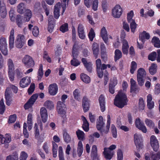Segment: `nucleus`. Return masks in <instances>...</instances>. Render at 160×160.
Here are the masks:
<instances>
[{"instance_id": "obj_28", "label": "nucleus", "mask_w": 160, "mask_h": 160, "mask_svg": "<svg viewBox=\"0 0 160 160\" xmlns=\"http://www.w3.org/2000/svg\"><path fill=\"white\" fill-rule=\"evenodd\" d=\"M18 12L22 14L25 12L27 9H26L25 4L23 2L20 3L17 6Z\"/></svg>"}, {"instance_id": "obj_60", "label": "nucleus", "mask_w": 160, "mask_h": 160, "mask_svg": "<svg viewBox=\"0 0 160 160\" xmlns=\"http://www.w3.org/2000/svg\"><path fill=\"white\" fill-rule=\"evenodd\" d=\"M150 156L152 160H159L160 159V152H158L156 154H152Z\"/></svg>"}, {"instance_id": "obj_32", "label": "nucleus", "mask_w": 160, "mask_h": 160, "mask_svg": "<svg viewBox=\"0 0 160 160\" xmlns=\"http://www.w3.org/2000/svg\"><path fill=\"white\" fill-rule=\"evenodd\" d=\"M157 65L156 64L152 63L149 68V72L152 75H154L157 72Z\"/></svg>"}, {"instance_id": "obj_2", "label": "nucleus", "mask_w": 160, "mask_h": 160, "mask_svg": "<svg viewBox=\"0 0 160 160\" xmlns=\"http://www.w3.org/2000/svg\"><path fill=\"white\" fill-rule=\"evenodd\" d=\"M128 100L125 93L121 92L118 93L114 99V105L121 108L127 104Z\"/></svg>"}, {"instance_id": "obj_9", "label": "nucleus", "mask_w": 160, "mask_h": 160, "mask_svg": "<svg viewBox=\"0 0 160 160\" xmlns=\"http://www.w3.org/2000/svg\"><path fill=\"white\" fill-rule=\"evenodd\" d=\"M122 10L120 6L116 5L112 10V15L115 18H119L122 13Z\"/></svg>"}, {"instance_id": "obj_51", "label": "nucleus", "mask_w": 160, "mask_h": 160, "mask_svg": "<svg viewBox=\"0 0 160 160\" xmlns=\"http://www.w3.org/2000/svg\"><path fill=\"white\" fill-rule=\"evenodd\" d=\"M139 109L140 110H143L145 107V104L143 99L140 98L139 99Z\"/></svg>"}, {"instance_id": "obj_17", "label": "nucleus", "mask_w": 160, "mask_h": 160, "mask_svg": "<svg viewBox=\"0 0 160 160\" xmlns=\"http://www.w3.org/2000/svg\"><path fill=\"white\" fill-rule=\"evenodd\" d=\"M100 35L104 42L107 45L108 44V36L107 30L105 27H103L101 29Z\"/></svg>"}, {"instance_id": "obj_8", "label": "nucleus", "mask_w": 160, "mask_h": 160, "mask_svg": "<svg viewBox=\"0 0 160 160\" xmlns=\"http://www.w3.org/2000/svg\"><path fill=\"white\" fill-rule=\"evenodd\" d=\"M22 62L25 66L28 68L33 67L34 65V62L32 58L30 56L26 55L23 58Z\"/></svg>"}, {"instance_id": "obj_57", "label": "nucleus", "mask_w": 160, "mask_h": 160, "mask_svg": "<svg viewBox=\"0 0 160 160\" xmlns=\"http://www.w3.org/2000/svg\"><path fill=\"white\" fill-rule=\"evenodd\" d=\"M32 33L34 37H37L39 34V29L37 26H35L33 28Z\"/></svg>"}, {"instance_id": "obj_55", "label": "nucleus", "mask_w": 160, "mask_h": 160, "mask_svg": "<svg viewBox=\"0 0 160 160\" xmlns=\"http://www.w3.org/2000/svg\"><path fill=\"white\" fill-rule=\"evenodd\" d=\"M60 30L64 33L68 30V25L67 23H65L62 25L60 27Z\"/></svg>"}, {"instance_id": "obj_31", "label": "nucleus", "mask_w": 160, "mask_h": 160, "mask_svg": "<svg viewBox=\"0 0 160 160\" xmlns=\"http://www.w3.org/2000/svg\"><path fill=\"white\" fill-rule=\"evenodd\" d=\"M91 154L92 156V160L99 158L97 155V149L96 145H93L92 148Z\"/></svg>"}, {"instance_id": "obj_54", "label": "nucleus", "mask_w": 160, "mask_h": 160, "mask_svg": "<svg viewBox=\"0 0 160 160\" xmlns=\"http://www.w3.org/2000/svg\"><path fill=\"white\" fill-rule=\"evenodd\" d=\"M5 110V106L3 100L2 98L0 101V113L1 114H3Z\"/></svg>"}, {"instance_id": "obj_59", "label": "nucleus", "mask_w": 160, "mask_h": 160, "mask_svg": "<svg viewBox=\"0 0 160 160\" xmlns=\"http://www.w3.org/2000/svg\"><path fill=\"white\" fill-rule=\"evenodd\" d=\"M17 24L19 27H21L22 24V21L21 16L20 15H18L17 16L16 18Z\"/></svg>"}, {"instance_id": "obj_20", "label": "nucleus", "mask_w": 160, "mask_h": 160, "mask_svg": "<svg viewBox=\"0 0 160 160\" xmlns=\"http://www.w3.org/2000/svg\"><path fill=\"white\" fill-rule=\"evenodd\" d=\"M81 61L87 70L89 72H91L92 68V62H88L87 61V59L85 58H82L81 59Z\"/></svg>"}, {"instance_id": "obj_63", "label": "nucleus", "mask_w": 160, "mask_h": 160, "mask_svg": "<svg viewBox=\"0 0 160 160\" xmlns=\"http://www.w3.org/2000/svg\"><path fill=\"white\" fill-rule=\"evenodd\" d=\"M43 58L44 60H46L48 62H51L50 58L48 56V53L46 51H44L43 54Z\"/></svg>"}, {"instance_id": "obj_21", "label": "nucleus", "mask_w": 160, "mask_h": 160, "mask_svg": "<svg viewBox=\"0 0 160 160\" xmlns=\"http://www.w3.org/2000/svg\"><path fill=\"white\" fill-rule=\"evenodd\" d=\"M11 92L10 88H7L5 92V96L6 100V103L8 106L10 105V102L12 101L11 99Z\"/></svg>"}, {"instance_id": "obj_25", "label": "nucleus", "mask_w": 160, "mask_h": 160, "mask_svg": "<svg viewBox=\"0 0 160 160\" xmlns=\"http://www.w3.org/2000/svg\"><path fill=\"white\" fill-rule=\"evenodd\" d=\"M82 119L83 122L82 128L85 132H88L89 130V123L86 118L84 116H82Z\"/></svg>"}, {"instance_id": "obj_4", "label": "nucleus", "mask_w": 160, "mask_h": 160, "mask_svg": "<svg viewBox=\"0 0 160 160\" xmlns=\"http://www.w3.org/2000/svg\"><path fill=\"white\" fill-rule=\"evenodd\" d=\"M146 76V72L144 69L140 68L138 70L137 77L138 84L139 86H142L143 85L145 82L144 78Z\"/></svg>"}, {"instance_id": "obj_34", "label": "nucleus", "mask_w": 160, "mask_h": 160, "mask_svg": "<svg viewBox=\"0 0 160 160\" xmlns=\"http://www.w3.org/2000/svg\"><path fill=\"white\" fill-rule=\"evenodd\" d=\"M80 78L82 80L86 83H89L90 82V78L85 74L81 73L80 75Z\"/></svg>"}, {"instance_id": "obj_48", "label": "nucleus", "mask_w": 160, "mask_h": 160, "mask_svg": "<svg viewBox=\"0 0 160 160\" xmlns=\"http://www.w3.org/2000/svg\"><path fill=\"white\" fill-rule=\"evenodd\" d=\"M130 26L131 31L134 33L138 25L136 24L135 20H133L132 22H130Z\"/></svg>"}, {"instance_id": "obj_27", "label": "nucleus", "mask_w": 160, "mask_h": 160, "mask_svg": "<svg viewBox=\"0 0 160 160\" xmlns=\"http://www.w3.org/2000/svg\"><path fill=\"white\" fill-rule=\"evenodd\" d=\"M106 148H104V151L103 152L104 157L107 160H110L113 156V153L111 152L108 151Z\"/></svg>"}, {"instance_id": "obj_50", "label": "nucleus", "mask_w": 160, "mask_h": 160, "mask_svg": "<svg viewBox=\"0 0 160 160\" xmlns=\"http://www.w3.org/2000/svg\"><path fill=\"white\" fill-rule=\"evenodd\" d=\"M35 131V138L37 139L38 140H39L40 138V135H39V129H38V127L37 123H36L35 124V126L34 127Z\"/></svg>"}, {"instance_id": "obj_24", "label": "nucleus", "mask_w": 160, "mask_h": 160, "mask_svg": "<svg viewBox=\"0 0 160 160\" xmlns=\"http://www.w3.org/2000/svg\"><path fill=\"white\" fill-rule=\"evenodd\" d=\"M93 54L96 59L98 57L99 53V48L98 45L96 42H94L92 45Z\"/></svg>"}, {"instance_id": "obj_58", "label": "nucleus", "mask_w": 160, "mask_h": 160, "mask_svg": "<svg viewBox=\"0 0 160 160\" xmlns=\"http://www.w3.org/2000/svg\"><path fill=\"white\" fill-rule=\"evenodd\" d=\"M117 160H122L123 158V153L121 149H119L117 152Z\"/></svg>"}, {"instance_id": "obj_11", "label": "nucleus", "mask_w": 160, "mask_h": 160, "mask_svg": "<svg viewBox=\"0 0 160 160\" xmlns=\"http://www.w3.org/2000/svg\"><path fill=\"white\" fill-rule=\"evenodd\" d=\"M38 97V95L37 94L33 95L28 100V102L25 104L24 105L25 109H27L31 108L34 104Z\"/></svg>"}, {"instance_id": "obj_46", "label": "nucleus", "mask_w": 160, "mask_h": 160, "mask_svg": "<svg viewBox=\"0 0 160 160\" xmlns=\"http://www.w3.org/2000/svg\"><path fill=\"white\" fill-rule=\"evenodd\" d=\"M42 6L44 10V12L46 14L47 16H48L49 13V9L48 8V7L46 4L45 2L43 1L42 2Z\"/></svg>"}, {"instance_id": "obj_22", "label": "nucleus", "mask_w": 160, "mask_h": 160, "mask_svg": "<svg viewBox=\"0 0 160 160\" xmlns=\"http://www.w3.org/2000/svg\"><path fill=\"white\" fill-rule=\"evenodd\" d=\"M61 7L60 2L57 3L54 6L53 14L54 17L56 19L58 18L60 16V9Z\"/></svg>"}, {"instance_id": "obj_52", "label": "nucleus", "mask_w": 160, "mask_h": 160, "mask_svg": "<svg viewBox=\"0 0 160 160\" xmlns=\"http://www.w3.org/2000/svg\"><path fill=\"white\" fill-rule=\"evenodd\" d=\"M101 6L104 12H106L108 9V3L106 0H102Z\"/></svg>"}, {"instance_id": "obj_10", "label": "nucleus", "mask_w": 160, "mask_h": 160, "mask_svg": "<svg viewBox=\"0 0 160 160\" xmlns=\"http://www.w3.org/2000/svg\"><path fill=\"white\" fill-rule=\"evenodd\" d=\"M150 142L153 150L155 152L157 151L159 148V144L156 136L153 135L151 136Z\"/></svg>"}, {"instance_id": "obj_18", "label": "nucleus", "mask_w": 160, "mask_h": 160, "mask_svg": "<svg viewBox=\"0 0 160 160\" xmlns=\"http://www.w3.org/2000/svg\"><path fill=\"white\" fill-rule=\"evenodd\" d=\"M58 87L56 83L50 84L48 88L49 92L51 95H55L57 93Z\"/></svg>"}, {"instance_id": "obj_6", "label": "nucleus", "mask_w": 160, "mask_h": 160, "mask_svg": "<svg viewBox=\"0 0 160 160\" xmlns=\"http://www.w3.org/2000/svg\"><path fill=\"white\" fill-rule=\"evenodd\" d=\"M64 102L58 101L57 103V110L59 114L62 115V117L66 118V111L65 110L66 105Z\"/></svg>"}, {"instance_id": "obj_33", "label": "nucleus", "mask_w": 160, "mask_h": 160, "mask_svg": "<svg viewBox=\"0 0 160 160\" xmlns=\"http://www.w3.org/2000/svg\"><path fill=\"white\" fill-rule=\"evenodd\" d=\"M114 60L116 62L122 57L121 51L119 49H117L115 51Z\"/></svg>"}, {"instance_id": "obj_45", "label": "nucleus", "mask_w": 160, "mask_h": 160, "mask_svg": "<svg viewBox=\"0 0 160 160\" xmlns=\"http://www.w3.org/2000/svg\"><path fill=\"white\" fill-rule=\"evenodd\" d=\"M18 154L16 152L13 153L12 155L7 156L6 160H18Z\"/></svg>"}, {"instance_id": "obj_7", "label": "nucleus", "mask_w": 160, "mask_h": 160, "mask_svg": "<svg viewBox=\"0 0 160 160\" xmlns=\"http://www.w3.org/2000/svg\"><path fill=\"white\" fill-rule=\"evenodd\" d=\"M148 59L152 61L156 60L158 62H160V49L157 50V52L153 51L150 53L148 55Z\"/></svg>"}, {"instance_id": "obj_30", "label": "nucleus", "mask_w": 160, "mask_h": 160, "mask_svg": "<svg viewBox=\"0 0 160 160\" xmlns=\"http://www.w3.org/2000/svg\"><path fill=\"white\" fill-rule=\"evenodd\" d=\"M83 151V148L81 141H79L77 147V154L79 157H80L82 155Z\"/></svg>"}, {"instance_id": "obj_49", "label": "nucleus", "mask_w": 160, "mask_h": 160, "mask_svg": "<svg viewBox=\"0 0 160 160\" xmlns=\"http://www.w3.org/2000/svg\"><path fill=\"white\" fill-rule=\"evenodd\" d=\"M111 131L112 136L114 138H116L117 137V130L115 126L112 124L111 127Z\"/></svg>"}, {"instance_id": "obj_62", "label": "nucleus", "mask_w": 160, "mask_h": 160, "mask_svg": "<svg viewBox=\"0 0 160 160\" xmlns=\"http://www.w3.org/2000/svg\"><path fill=\"white\" fill-rule=\"evenodd\" d=\"M72 40L74 42H76V30L74 27L73 26L72 28Z\"/></svg>"}, {"instance_id": "obj_15", "label": "nucleus", "mask_w": 160, "mask_h": 160, "mask_svg": "<svg viewBox=\"0 0 160 160\" xmlns=\"http://www.w3.org/2000/svg\"><path fill=\"white\" fill-rule=\"evenodd\" d=\"M90 101L87 96H84L83 97L82 99V105L84 112H86L89 110Z\"/></svg>"}, {"instance_id": "obj_36", "label": "nucleus", "mask_w": 160, "mask_h": 160, "mask_svg": "<svg viewBox=\"0 0 160 160\" xmlns=\"http://www.w3.org/2000/svg\"><path fill=\"white\" fill-rule=\"evenodd\" d=\"M80 90L78 88L76 89L73 92L74 98L76 100L79 101L80 97Z\"/></svg>"}, {"instance_id": "obj_64", "label": "nucleus", "mask_w": 160, "mask_h": 160, "mask_svg": "<svg viewBox=\"0 0 160 160\" xmlns=\"http://www.w3.org/2000/svg\"><path fill=\"white\" fill-rule=\"evenodd\" d=\"M98 0H94L93 2L92 9L94 11L97 10L98 7Z\"/></svg>"}, {"instance_id": "obj_37", "label": "nucleus", "mask_w": 160, "mask_h": 160, "mask_svg": "<svg viewBox=\"0 0 160 160\" xmlns=\"http://www.w3.org/2000/svg\"><path fill=\"white\" fill-rule=\"evenodd\" d=\"M145 122L146 125L150 128H153L155 127V123L152 120L146 118L145 120Z\"/></svg>"}, {"instance_id": "obj_3", "label": "nucleus", "mask_w": 160, "mask_h": 160, "mask_svg": "<svg viewBox=\"0 0 160 160\" xmlns=\"http://www.w3.org/2000/svg\"><path fill=\"white\" fill-rule=\"evenodd\" d=\"M43 106L45 107L41 108V118L42 122L45 123L47 121L48 117L47 111L46 108L49 110L53 109L54 104L52 101L47 100L44 102Z\"/></svg>"}, {"instance_id": "obj_29", "label": "nucleus", "mask_w": 160, "mask_h": 160, "mask_svg": "<svg viewBox=\"0 0 160 160\" xmlns=\"http://www.w3.org/2000/svg\"><path fill=\"white\" fill-rule=\"evenodd\" d=\"M78 55H72V59L70 63L72 65L77 67L81 63L77 59Z\"/></svg>"}, {"instance_id": "obj_35", "label": "nucleus", "mask_w": 160, "mask_h": 160, "mask_svg": "<svg viewBox=\"0 0 160 160\" xmlns=\"http://www.w3.org/2000/svg\"><path fill=\"white\" fill-rule=\"evenodd\" d=\"M152 42L153 44L155 47L160 48V40L159 38L156 37H153L152 39Z\"/></svg>"}, {"instance_id": "obj_19", "label": "nucleus", "mask_w": 160, "mask_h": 160, "mask_svg": "<svg viewBox=\"0 0 160 160\" xmlns=\"http://www.w3.org/2000/svg\"><path fill=\"white\" fill-rule=\"evenodd\" d=\"M98 102L100 105L101 110L102 112H104L105 110V101L104 95L101 94L98 98Z\"/></svg>"}, {"instance_id": "obj_43", "label": "nucleus", "mask_w": 160, "mask_h": 160, "mask_svg": "<svg viewBox=\"0 0 160 160\" xmlns=\"http://www.w3.org/2000/svg\"><path fill=\"white\" fill-rule=\"evenodd\" d=\"M137 63L135 61H132L131 62L130 70L131 74H133L134 73L135 71L137 69Z\"/></svg>"}, {"instance_id": "obj_42", "label": "nucleus", "mask_w": 160, "mask_h": 160, "mask_svg": "<svg viewBox=\"0 0 160 160\" xmlns=\"http://www.w3.org/2000/svg\"><path fill=\"white\" fill-rule=\"evenodd\" d=\"M76 134L79 140H83L84 137V133L83 131L78 129L76 131Z\"/></svg>"}, {"instance_id": "obj_14", "label": "nucleus", "mask_w": 160, "mask_h": 160, "mask_svg": "<svg viewBox=\"0 0 160 160\" xmlns=\"http://www.w3.org/2000/svg\"><path fill=\"white\" fill-rule=\"evenodd\" d=\"M135 125L136 127L139 130H141L143 132L146 133L147 132V129L144 125L143 122H141L139 118H137L135 121Z\"/></svg>"}, {"instance_id": "obj_5", "label": "nucleus", "mask_w": 160, "mask_h": 160, "mask_svg": "<svg viewBox=\"0 0 160 160\" xmlns=\"http://www.w3.org/2000/svg\"><path fill=\"white\" fill-rule=\"evenodd\" d=\"M134 138L135 144L137 150L139 151L143 146L142 138L141 136L138 135L137 133H135L134 136Z\"/></svg>"}, {"instance_id": "obj_44", "label": "nucleus", "mask_w": 160, "mask_h": 160, "mask_svg": "<svg viewBox=\"0 0 160 160\" xmlns=\"http://www.w3.org/2000/svg\"><path fill=\"white\" fill-rule=\"evenodd\" d=\"M88 37L90 41L92 42L95 37V34L92 28H91L88 34Z\"/></svg>"}, {"instance_id": "obj_13", "label": "nucleus", "mask_w": 160, "mask_h": 160, "mask_svg": "<svg viewBox=\"0 0 160 160\" xmlns=\"http://www.w3.org/2000/svg\"><path fill=\"white\" fill-rule=\"evenodd\" d=\"M24 37L23 35H18L15 42V45L18 48H21L24 44Z\"/></svg>"}, {"instance_id": "obj_38", "label": "nucleus", "mask_w": 160, "mask_h": 160, "mask_svg": "<svg viewBox=\"0 0 160 160\" xmlns=\"http://www.w3.org/2000/svg\"><path fill=\"white\" fill-rule=\"evenodd\" d=\"M100 68L101 69V70H99V71H97V72L98 77L99 78H101L102 77L103 75V72L102 70H105L107 68V66L105 64H102L101 65V67Z\"/></svg>"}, {"instance_id": "obj_16", "label": "nucleus", "mask_w": 160, "mask_h": 160, "mask_svg": "<svg viewBox=\"0 0 160 160\" xmlns=\"http://www.w3.org/2000/svg\"><path fill=\"white\" fill-rule=\"evenodd\" d=\"M55 25V20L52 16H50L48 18V32L52 33L53 30Z\"/></svg>"}, {"instance_id": "obj_40", "label": "nucleus", "mask_w": 160, "mask_h": 160, "mask_svg": "<svg viewBox=\"0 0 160 160\" xmlns=\"http://www.w3.org/2000/svg\"><path fill=\"white\" fill-rule=\"evenodd\" d=\"M150 36L148 33H147L145 31H143L141 34L140 39L142 42H143L145 39H149L150 38Z\"/></svg>"}, {"instance_id": "obj_26", "label": "nucleus", "mask_w": 160, "mask_h": 160, "mask_svg": "<svg viewBox=\"0 0 160 160\" xmlns=\"http://www.w3.org/2000/svg\"><path fill=\"white\" fill-rule=\"evenodd\" d=\"M14 31L13 28L12 29L10 32L9 36V44L10 48H12L13 47L14 43Z\"/></svg>"}, {"instance_id": "obj_53", "label": "nucleus", "mask_w": 160, "mask_h": 160, "mask_svg": "<svg viewBox=\"0 0 160 160\" xmlns=\"http://www.w3.org/2000/svg\"><path fill=\"white\" fill-rule=\"evenodd\" d=\"M133 11H131L129 13L127 14V19L128 22L129 23L131 22H132L133 20H135L134 19H132V18L133 16Z\"/></svg>"}, {"instance_id": "obj_23", "label": "nucleus", "mask_w": 160, "mask_h": 160, "mask_svg": "<svg viewBox=\"0 0 160 160\" xmlns=\"http://www.w3.org/2000/svg\"><path fill=\"white\" fill-rule=\"evenodd\" d=\"M31 82V80L29 77H26L22 78L20 82L21 87L24 88L27 87Z\"/></svg>"}, {"instance_id": "obj_56", "label": "nucleus", "mask_w": 160, "mask_h": 160, "mask_svg": "<svg viewBox=\"0 0 160 160\" xmlns=\"http://www.w3.org/2000/svg\"><path fill=\"white\" fill-rule=\"evenodd\" d=\"M8 67L9 71H13L14 69V64L12 60L10 59L8 61Z\"/></svg>"}, {"instance_id": "obj_1", "label": "nucleus", "mask_w": 160, "mask_h": 160, "mask_svg": "<svg viewBox=\"0 0 160 160\" xmlns=\"http://www.w3.org/2000/svg\"><path fill=\"white\" fill-rule=\"evenodd\" d=\"M105 121V120H103L102 117V116H100L96 122V128L98 131H100V133L102 136L103 134H107L109 132L111 123V118L109 115H108L107 116V120L106 128H104Z\"/></svg>"}, {"instance_id": "obj_47", "label": "nucleus", "mask_w": 160, "mask_h": 160, "mask_svg": "<svg viewBox=\"0 0 160 160\" xmlns=\"http://www.w3.org/2000/svg\"><path fill=\"white\" fill-rule=\"evenodd\" d=\"M25 12V18L26 19V21H28L32 17V12L29 9H27Z\"/></svg>"}, {"instance_id": "obj_39", "label": "nucleus", "mask_w": 160, "mask_h": 160, "mask_svg": "<svg viewBox=\"0 0 160 160\" xmlns=\"http://www.w3.org/2000/svg\"><path fill=\"white\" fill-rule=\"evenodd\" d=\"M63 137L64 142L67 143L70 142L71 139L70 136L66 131H63Z\"/></svg>"}, {"instance_id": "obj_61", "label": "nucleus", "mask_w": 160, "mask_h": 160, "mask_svg": "<svg viewBox=\"0 0 160 160\" xmlns=\"http://www.w3.org/2000/svg\"><path fill=\"white\" fill-rule=\"evenodd\" d=\"M67 0H61V3H60V6L62 9V14L64 12L66 9V2Z\"/></svg>"}, {"instance_id": "obj_41", "label": "nucleus", "mask_w": 160, "mask_h": 160, "mask_svg": "<svg viewBox=\"0 0 160 160\" xmlns=\"http://www.w3.org/2000/svg\"><path fill=\"white\" fill-rule=\"evenodd\" d=\"M78 55V46L76 42H74L72 51V55Z\"/></svg>"}, {"instance_id": "obj_12", "label": "nucleus", "mask_w": 160, "mask_h": 160, "mask_svg": "<svg viewBox=\"0 0 160 160\" xmlns=\"http://www.w3.org/2000/svg\"><path fill=\"white\" fill-rule=\"evenodd\" d=\"M0 49L2 54L4 55H7V44L5 38H1L0 39Z\"/></svg>"}]
</instances>
